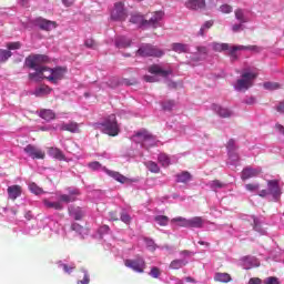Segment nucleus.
Returning a JSON list of instances; mask_svg holds the SVG:
<instances>
[{"label":"nucleus","mask_w":284,"mask_h":284,"mask_svg":"<svg viewBox=\"0 0 284 284\" xmlns=\"http://www.w3.org/2000/svg\"><path fill=\"white\" fill-rule=\"evenodd\" d=\"M161 19H163V11H156L150 20H145L141 13H132L130 23L138 26V28L156 29L161 26Z\"/></svg>","instance_id":"1"},{"label":"nucleus","mask_w":284,"mask_h":284,"mask_svg":"<svg viewBox=\"0 0 284 284\" xmlns=\"http://www.w3.org/2000/svg\"><path fill=\"white\" fill-rule=\"evenodd\" d=\"M102 128V132L108 134L109 136H119V122H116V115L111 114L109 115L104 122L99 124Z\"/></svg>","instance_id":"2"},{"label":"nucleus","mask_w":284,"mask_h":284,"mask_svg":"<svg viewBox=\"0 0 284 284\" xmlns=\"http://www.w3.org/2000/svg\"><path fill=\"white\" fill-rule=\"evenodd\" d=\"M256 77H258L257 73L243 72L241 79L236 81L235 90H237L239 92L247 91L250 88H252V85H254V80L256 79Z\"/></svg>","instance_id":"3"},{"label":"nucleus","mask_w":284,"mask_h":284,"mask_svg":"<svg viewBox=\"0 0 284 284\" xmlns=\"http://www.w3.org/2000/svg\"><path fill=\"white\" fill-rule=\"evenodd\" d=\"M48 61H49L48 55L33 54V55H29L26 59V65L30 70H36V72H38V70H41V68L45 67L43 65V63H48Z\"/></svg>","instance_id":"4"},{"label":"nucleus","mask_w":284,"mask_h":284,"mask_svg":"<svg viewBox=\"0 0 284 284\" xmlns=\"http://www.w3.org/2000/svg\"><path fill=\"white\" fill-rule=\"evenodd\" d=\"M163 54H165L164 50L152 44H143L136 50V57H155L156 59H161Z\"/></svg>","instance_id":"5"},{"label":"nucleus","mask_w":284,"mask_h":284,"mask_svg":"<svg viewBox=\"0 0 284 284\" xmlns=\"http://www.w3.org/2000/svg\"><path fill=\"white\" fill-rule=\"evenodd\" d=\"M112 21L123 22L128 19V9L124 2H115L110 13Z\"/></svg>","instance_id":"6"},{"label":"nucleus","mask_w":284,"mask_h":284,"mask_svg":"<svg viewBox=\"0 0 284 284\" xmlns=\"http://www.w3.org/2000/svg\"><path fill=\"white\" fill-rule=\"evenodd\" d=\"M29 79L31 81H43V79H47V81L51 82L52 69L48 67H42L38 71H34L33 73H29Z\"/></svg>","instance_id":"7"},{"label":"nucleus","mask_w":284,"mask_h":284,"mask_svg":"<svg viewBox=\"0 0 284 284\" xmlns=\"http://www.w3.org/2000/svg\"><path fill=\"white\" fill-rule=\"evenodd\" d=\"M125 267L133 270V272H138L139 274H143L145 272V260L143 257H138L135 260H125Z\"/></svg>","instance_id":"8"},{"label":"nucleus","mask_w":284,"mask_h":284,"mask_svg":"<svg viewBox=\"0 0 284 284\" xmlns=\"http://www.w3.org/2000/svg\"><path fill=\"white\" fill-rule=\"evenodd\" d=\"M267 190L268 194L273 196V201H281V195L283 192L281 191V185L278 184V180H268L267 181Z\"/></svg>","instance_id":"9"},{"label":"nucleus","mask_w":284,"mask_h":284,"mask_svg":"<svg viewBox=\"0 0 284 284\" xmlns=\"http://www.w3.org/2000/svg\"><path fill=\"white\" fill-rule=\"evenodd\" d=\"M242 50H256L255 45H230L227 50V57H230L231 61H239V52Z\"/></svg>","instance_id":"10"},{"label":"nucleus","mask_w":284,"mask_h":284,"mask_svg":"<svg viewBox=\"0 0 284 284\" xmlns=\"http://www.w3.org/2000/svg\"><path fill=\"white\" fill-rule=\"evenodd\" d=\"M24 152L26 154H28V156H30L31 159H38V160H43L45 159V151L38 149L37 146L32 145V144H28L24 148Z\"/></svg>","instance_id":"11"},{"label":"nucleus","mask_w":284,"mask_h":284,"mask_svg":"<svg viewBox=\"0 0 284 284\" xmlns=\"http://www.w3.org/2000/svg\"><path fill=\"white\" fill-rule=\"evenodd\" d=\"M65 72H68V70L63 67L53 68L51 71V83H53V85H57V83H59V81H61L63 77H65Z\"/></svg>","instance_id":"12"},{"label":"nucleus","mask_w":284,"mask_h":284,"mask_svg":"<svg viewBox=\"0 0 284 284\" xmlns=\"http://www.w3.org/2000/svg\"><path fill=\"white\" fill-rule=\"evenodd\" d=\"M7 192L8 199H10L11 201H17V199H19V196H21V194L23 193V189L21 187V185L16 184L8 186Z\"/></svg>","instance_id":"13"},{"label":"nucleus","mask_w":284,"mask_h":284,"mask_svg":"<svg viewBox=\"0 0 284 284\" xmlns=\"http://www.w3.org/2000/svg\"><path fill=\"white\" fill-rule=\"evenodd\" d=\"M206 7L205 0H187L185 2V8L189 10H205Z\"/></svg>","instance_id":"14"},{"label":"nucleus","mask_w":284,"mask_h":284,"mask_svg":"<svg viewBox=\"0 0 284 284\" xmlns=\"http://www.w3.org/2000/svg\"><path fill=\"white\" fill-rule=\"evenodd\" d=\"M79 190L69 191V194H61L59 200L61 203H74L77 201V196H79Z\"/></svg>","instance_id":"15"},{"label":"nucleus","mask_w":284,"mask_h":284,"mask_svg":"<svg viewBox=\"0 0 284 284\" xmlns=\"http://www.w3.org/2000/svg\"><path fill=\"white\" fill-rule=\"evenodd\" d=\"M38 28H40V30H44L45 32H50V30H54V28H57V22L47 19H39Z\"/></svg>","instance_id":"16"},{"label":"nucleus","mask_w":284,"mask_h":284,"mask_svg":"<svg viewBox=\"0 0 284 284\" xmlns=\"http://www.w3.org/2000/svg\"><path fill=\"white\" fill-rule=\"evenodd\" d=\"M258 174H261V170L252 169V168H245L242 171L241 179H242V181H247L248 179H254L255 176H258Z\"/></svg>","instance_id":"17"},{"label":"nucleus","mask_w":284,"mask_h":284,"mask_svg":"<svg viewBox=\"0 0 284 284\" xmlns=\"http://www.w3.org/2000/svg\"><path fill=\"white\" fill-rule=\"evenodd\" d=\"M103 170L108 174V176H111V179H114V181H118V183H128V181H130V179L116 171H111L106 168H103Z\"/></svg>","instance_id":"18"},{"label":"nucleus","mask_w":284,"mask_h":284,"mask_svg":"<svg viewBox=\"0 0 284 284\" xmlns=\"http://www.w3.org/2000/svg\"><path fill=\"white\" fill-rule=\"evenodd\" d=\"M212 110H214V112H216V114H219V116L222 119H230V116H232V111L219 104H212Z\"/></svg>","instance_id":"19"},{"label":"nucleus","mask_w":284,"mask_h":284,"mask_svg":"<svg viewBox=\"0 0 284 284\" xmlns=\"http://www.w3.org/2000/svg\"><path fill=\"white\" fill-rule=\"evenodd\" d=\"M49 156H52V159H55L57 161H65V154H63V151L59 148H49L48 149Z\"/></svg>","instance_id":"20"},{"label":"nucleus","mask_w":284,"mask_h":284,"mask_svg":"<svg viewBox=\"0 0 284 284\" xmlns=\"http://www.w3.org/2000/svg\"><path fill=\"white\" fill-rule=\"evenodd\" d=\"M60 130L62 132L77 133V132H79V123H77V122L63 123V124H61Z\"/></svg>","instance_id":"21"},{"label":"nucleus","mask_w":284,"mask_h":284,"mask_svg":"<svg viewBox=\"0 0 284 284\" xmlns=\"http://www.w3.org/2000/svg\"><path fill=\"white\" fill-rule=\"evenodd\" d=\"M39 116H40V119H43L44 121H54V119H57V114L54 113V111H52L50 109L40 110Z\"/></svg>","instance_id":"22"},{"label":"nucleus","mask_w":284,"mask_h":284,"mask_svg":"<svg viewBox=\"0 0 284 284\" xmlns=\"http://www.w3.org/2000/svg\"><path fill=\"white\" fill-rule=\"evenodd\" d=\"M149 72L150 74H161V77L164 78L171 74L170 71L161 69L159 64H153L149 67Z\"/></svg>","instance_id":"23"},{"label":"nucleus","mask_w":284,"mask_h":284,"mask_svg":"<svg viewBox=\"0 0 284 284\" xmlns=\"http://www.w3.org/2000/svg\"><path fill=\"white\" fill-rule=\"evenodd\" d=\"M205 223V220L201 216H194L192 219H189V226L187 227H195V229H201L203 227Z\"/></svg>","instance_id":"24"},{"label":"nucleus","mask_w":284,"mask_h":284,"mask_svg":"<svg viewBox=\"0 0 284 284\" xmlns=\"http://www.w3.org/2000/svg\"><path fill=\"white\" fill-rule=\"evenodd\" d=\"M50 92H52V88H50L45 84H42L34 90V95L36 97H48V94H50Z\"/></svg>","instance_id":"25"},{"label":"nucleus","mask_w":284,"mask_h":284,"mask_svg":"<svg viewBox=\"0 0 284 284\" xmlns=\"http://www.w3.org/2000/svg\"><path fill=\"white\" fill-rule=\"evenodd\" d=\"M130 45H132V40L125 37H120L115 39V48L123 49V48H130Z\"/></svg>","instance_id":"26"},{"label":"nucleus","mask_w":284,"mask_h":284,"mask_svg":"<svg viewBox=\"0 0 284 284\" xmlns=\"http://www.w3.org/2000/svg\"><path fill=\"white\" fill-rule=\"evenodd\" d=\"M190 181H192V174L187 171H183L176 175L178 183H190Z\"/></svg>","instance_id":"27"},{"label":"nucleus","mask_w":284,"mask_h":284,"mask_svg":"<svg viewBox=\"0 0 284 284\" xmlns=\"http://www.w3.org/2000/svg\"><path fill=\"white\" fill-rule=\"evenodd\" d=\"M214 281L219 283H230L232 281V276L227 273H216Z\"/></svg>","instance_id":"28"},{"label":"nucleus","mask_w":284,"mask_h":284,"mask_svg":"<svg viewBox=\"0 0 284 284\" xmlns=\"http://www.w3.org/2000/svg\"><path fill=\"white\" fill-rule=\"evenodd\" d=\"M158 161L160 164H162V168H170V164H171L170 155L165 153H160L158 156Z\"/></svg>","instance_id":"29"},{"label":"nucleus","mask_w":284,"mask_h":284,"mask_svg":"<svg viewBox=\"0 0 284 284\" xmlns=\"http://www.w3.org/2000/svg\"><path fill=\"white\" fill-rule=\"evenodd\" d=\"M187 265V261L185 260H173L170 263V268L171 270H181V267H185Z\"/></svg>","instance_id":"30"},{"label":"nucleus","mask_w":284,"mask_h":284,"mask_svg":"<svg viewBox=\"0 0 284 284\" xmlns=\"http://www.w3.org/2000/svg\"><path fill=\"white\" fill-rule=\"evenodd\" d=\"M235 14V19H237L241 23H248L250 19H247V17H245V12L243 11V9H236L234 11Z\"/></svg>","instance_id":"31"},{"label":"nucleus","mask_w":284,"mask_h":284,"mask_svg":"<svg viewBox=\"0 0 284 284\" xmlns=\"http://www.w3.org/2000/svg\"><path fill=\"white\" fill-rule=\"evenodd\" d=\"M43 204L50 210H63V204H61V202H50L49 200H43Z\"/></svg>","instance_id":"32"},{"label":"nucleus","mask_w":284,"mask_h":284,"mask_svg":"<svg viewBox=\"0 0 284 284\" xmlns=\"http://www.w3.org/2000/svg\"><path fill=\"white\" fill-rule=\"evenodd\" d=\"M171 223H178L179 227H189L190 220L179 216L172 219Z\"/></svg>","instance_id":"33"},{"label":"nucleus","mask_w":284,"mask_h":284,"mask_svg":"<svg viewBox=\"0 0 284 284\" xmlns=\"http://www.w3.org/2000/svg\"><path fill=\"white\" fill-rule=\"evenodd\" d=\"M145 166L153 174H159L161 172V168H159V164H156V162L149 161L145 163Z\"/></svg>","instance_id":"34"},{"label":"nucleus","mask_w":284,"mask_h":284,"mask_svg":"<svg viewBox=\"0 0 284 284\" xmlns=\"http://www.w3.org/2000/svg\"><path fill=\"white\" fill-rule=\"evenodd\" d=\"M229 49H230L229 43H219V42L213 43L214 52H226V50H229Z\"/></svg>","instance_id":"35"},{"label":"nucleus","mask_w":284,"mask_h":284,"mask_svg":"<svg viewBox=\"0 0 284 284\" xmlns=\"http://www.w3.org/2000/svg\"><path fill=\"white\" fill-rule=\"evenodd\" d=\"M134 136H138V139H140V141H150L152 139H154V135L150 134L148 131H140L138 133H135Z\"/></svg>","instance_id":"36"},{"label":"nucleus","mask_w":284,"mask_h":284,"mask_svg":"<svg viewBox=\"0 0 284 284\" xmlns=\"http://www.w3.org/2000/svg\"><path fill=\"white\" fill-rule=\"evenodd\" d=\"M212 26H214L213 20H209V21L204 22V24L201 27V29L199 31V36L205 37V32H207V30H210V28H212Z\"/></svg>","instance_id":"37"},{"label":"nucleus","mask_w":284,"mask_h":284,"mask_svg":"<svg viewBox=\"0 0 284 284\" xmlns=\"http://www.w3.org/2000/svg\"><path fill=\"white\" fill-rule=\"evenodd\" d=\"M173 52H178L181 54V52H187V44L184 43H173L172 44Z\"/></svg>","instance_id":"38"},{"label":"nucleus","mask_w":284,"mask_h":284,"mask_svg":"<svg viewBox=\"0 0 284 284\" xmlns=\"http://www.w3.org/2000/svg\"><path fill=\"white\" fill-rule=\"evenodd\" d=\"M154 221H155V223H158V225L165 227V225H168V223H170V217H168L165 215H158L154 217Z\"/></svg>","instance_id":"39"},{"label":"nucleus","mask_w":284,"mask_h":284,"mask_svg":"<svg viewBox=\"0 0 284 284\" xmlns=\"http://www.w3.org/2000/svg\"><path fill=\"white\" fill-rule=\"evenodd\" d=\"M10 57H12V52L10 50L0 49V63H6Z\"/></svg>","instance_id":"40"},{"label":"nucleus","mask_w":284,"mask_h":284,"mask_svg":"<svg viewBox=\"0 0 284 284\" xmlns=\"http://www.w3.org/2000/svg\"><path fill=\"white\" fill-rule=\"evenodd\" d=\"M264 88L265 90H278L281 89V84L278 82H265Z\"/></svg>","instance_id":"41"},{"label":"nucleus","mask_w":284,"mask_h":284,"mask_svg":"<svg viewBox=\"0 0 284 284\" xmlns=\"http://www.w3.org/2000/svg\"><path fill=\"white\" fill-rule=\"evenodd\" d=\"M176 105V103L174 102V100H168V101H164L162 102V108L163 110H172L174 106Z\"/></svg>","instance_id":"42"},{"label":"nucleus","mask_w":284,"mask_h":284,"mask_svg":"<svg viewBox=\"0 0 284 284\" xmlns=\"http://www.w3.org/2000/svg\"><path fill=\"white\" fill-rule=\"evenodd\" d=\"M29 190L30 192H32L33 194H43V190L41 187H39L37 184L31 183L29 185Z\"/></svg>","instance_id":"43"},{"label":"nucleus","mask_w":284,"mask_h":284,"mask_svg":"<svg viewBox=\"0 0 284 284\" xmlns=\"http://www.w3.org/2000/svg\"><path fill=\"white\" fill-rule=\"evenodd\" d=\"M61 267L63 268V272H65V274H72V272L77 270V266L74 264L72 265L62 264Z\"/></svg>","instance_id":"44"},{"label":"nucleus","mask_w":284,"mask_h":284,"mask_svg":"<svg viewBox=\"0 0 284 284\" xmlns=\"http://www.w3.org/2000/svg\"><path fill=\"white\" fill-rule=\"evenodd\" d=\"M120 220L122 223H125V225H130V223H132V217L128 213H121Z\"/></svg>","instance_id":"45"},{"label":"nucleus","mask_w":284,"mask_h":284,"mask_svg":"<svg viewBox=\"0 0 284 284\" xmlns=\"http://www.w3.org/2000/svg\"><path fill=\"white\" fill-rule=\"evenodd\" d=\"M8 50H20L21 49V42H9L7 43Z\"/></svg>","instance_id":"46"},{"label":"nucleus","mask_w":284,"mask_h":284,"mask_svg":"<svg viewBox=\"0 0 284 284\" xmlns=\"http://www.w3.org/2000/svg\"><path fill=\"white\" fill-rule=\"evenodd\" d=\"M84 45L87 48H91L92 50H97V41H94V39L85 40Z\"/></svg>","instance_id":"47"},{"label":"nucleus","mask_w":284,"mask_h":284,"mask_svg":"<svg viewBox=\"0 0 284 284\" xmlns=\"http://www.w3.org/2000/svg\"><path fill=\"white\" fill-rule=\"evenodd\" d=\"M220 11L223 12V14H230L232 12V6H230V4H222L220 7Z\"/></svg>","instance_id":"48"},{"label":"nucleus","mask_w":284,"mask_h":284,"mask_svg":"<svg viewBox=\"0 0 284 284\" xmlns=\"http://www.w3.org/2000/svg\"><path fill=\"white\" fill-rule=\"evenodd\" d=\"M150 276H152V278H159V276H161V270L159 267H152Z\"/></svg>","instance_id":"49"},{"label":"nucleus","mask_w":284,"mask_h":284,"mask_svg":"<svg viewBox=\"0 0 284 284\" xmlns=\"http://www.w3.org/2000/svg\"><path fill=\"white\" fill-rule=\"evenodd\" d=\"M264 284H281L278 277L270 276L264 280Z\"/></svg>","instance_id":"50"},{"label":"nucleus","mask_w":284,"mask_h":284,"mask_svg":"<svg viewBox=\"0 0 284 284\" xmlns=\"http://www.w3.org/2000/svg\"><path fill=\"white\" fill-rule=\"evenodd\" d=\"M88 166L90 168V170H93V171L101 170V162L94 161L89 163Z\"/></svg>","instance_id":"51"},{"label":"nucleus","mask_w":284,"mask_h":284,"mask_svg":"<svg viewBox=\"0 0 284 284\" xmlns=\"http://www.w3.org/2000/svg\"><path fill=\"white\" fill-rule=\"evenodd\" d=\"M211 187L212 189H221V187H225V184H223L221 181L219 180H214L212 183H211Z\"/></svg>","instance_id":"52"},{"label":"nucleus","mask_w":284,"mask_h":284,"mask_svg":"<svg viewBox=\"0 0 284 284\" xmlns=\"http://www.w3.org/2000/svg\"><path fill=\"white\" fill-rule=\"evenodd\" d=\"M245 189L248 192H256V190H258V184L248 183V184L245 185Z\"/></svg>","instance_id":"53"},{"label":"nucleus","mask_w":284,"mask_h":284,"mask_svg":"<svg viewBox=\"0 0 284 284\" xmlns=\"http://www.w3.org/2000/svg\"><path fill=\"white\" fill-rule=\"evenodd\" d=\"M78 284H90V274L84 273L83 278L78 281Z\"/></svg>","instance_id":"54"},{"label":"nucleus","mask_w":284,"mask_h":284,"mask_svg":"<svg viewBox=\"0 0 284 284\" xmlns=\"http://www.w3.org/2000/svg\"><path fill=\"white\" fill-rule=\"evenodd\" d=\"M73 219L75 221H81L83 219V213L79 210L73 213Z\"/></svg>","instance_id":"55"},{"label":"nucleus","mask_w":284,"mask_h":284,"mask_svg":"<svg viewBox=\"0 0 284 284\" xmlns=\"http://www.w3.org/2000/svg\"><path fill=\"white\" fill-rule=\"evenodd\" d=\"M71 230H72L73 232H81V230H83V226H81L79 223H73V224L71 225Z\"/></svg>","instance_id":"56"},{"label":"nucleus","mask_w":284,"mask_h":284,"mask_svg":"<svg viewBox=\"0 0 284 284\" xmlns=\"http://www.w3.org/2000/svg\"><path fill=\"white\" fill-rule=\"evenodd\" d=\"M244 103H246V105H254V103H256V98L250 97L246 100H244Z\"/></svg>","instance_id":"57"},{"label":"nucleus","mask_w":284,"mask_h":284,"mask_svg":"<svg viewBox=\"0 0 284 284\" xmlns=\"http://www.w3.org/2000/svg\"><path fill=\"white\" fill-rule=\"evenodd\" d=\"M232 30L233 32H241V30H243V23L233 24Z\"/></svg>","instance_id":"58"},{"label":"nucleus","mask_w":284,"mask_h":284,"mask_svg":"<svg viewBox=\"0 0 284 284\" xmlns=\"http://www.w3.org/2000/svg\"><path fill=\"white\" fill-rule=\"evenodd\" d=\"M144 81H146V83H155L156 78L153 75H144Z\"/></svg>","instance_id":"59"},{"label":"nucleus","mask_w":284,"mask_h":284,"mask_svg":"<svg viewBox=\"0 0 284 284\" xmlns=\"http://www.w3.org/2000/svg\"><path fill=\"white\" fill-rule=\"evenodd\" d=\"M110 221H119V215H116L115 211H111L109 213Z\"/></svg>","instance_id":"60"},{"label":"nucleus","mask_w":284,"mask_h":284,"mask_svg":"<svg viewBox=\"0 0 284 284\" xmlns=\"http://www.w3.org/2000/svg\"><path fill=\"white\" fill-rule=\"evenodd\" d=\"M263 281L258 277H252L250 281H248V284H262Z\"/></svg>","instance_id":"61"},{"label":"nucleus","mask_w":284,"mask_h":284,"mask_svg":"<svg viewBox=\"0 0 284 284\" xmlns=\"http://www.w3.org/2000/svg\"><path fill=\"white\" fill-rule=\"evenodd\" d=\"M276 111L280 112V114H284V101L280 102V104L276 106Z\"/></svg>","instance_id":"62"},{"label":"nucleus","mask_w":284,"mask_h":284,"mask_svg":"<svg viewBox=\"0 0 284 284\" xmlns=\"http://www.w3.org/2000/svg\"><path fill=\"white\" fill-rule=\"evenodd\" d=\"M197 52L200 54H207V47H197Z\"/></svg>","instance_id":"63"},{"label":"nucleus","mask_w":284,"mask_h":284,"mask_svg":"<svg viewBox=\"0 0 284 284\" xmlns=\"http://www.w3.org/2000/svg\"><path fill=\"white\" fill-rule=\"evenodd\" d=\"M275 128L280 132V134H283V136H284V126L281 124H276Z\"/></svg>","instance_id":"64"}]
</instances>
